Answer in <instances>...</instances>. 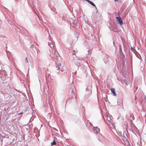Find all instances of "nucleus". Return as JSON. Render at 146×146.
Returning <instances> with one entry per match:
<instances>
[{
	"label": "nucleus",
	"instance_id": "nucleus-1",
	"mask_svg": "<svg viewBox=\"0 0 146 146\" xmlns=\"http://www.w3.org/2000/svg\"><path fill=\"white\" fill-rule=\"evenodd\" d=\"M50 42H48V45L50 46L51 49H49V51L50 52V56L53 59L55 60V63L56 64V68L57 70H60L61 68L62 67L61 64L60 63H58L59 60V57L58 56V53H56L55 49V47L53 42L51 41H50Z\"/></svg>",
	"mask_w": 146,
	"mask_h": 146
},
{
	"label": "nucleus",
	"instance_id": "nucleus-2",
	"mask_svg": "<svg viewBox=\"0 0 146 146\" xmlns=\"http://www.w3.org/2000/svg\"><path fill=\"white\" fill-rule=\"evenodd\" d=\"M102 117L104 121L108 125H110L111 124L112 126L114 128L113 129H115V127L114 124L113 123V122L112 121V120L111 118V117H112L111 115L110 114H107L106 115V117L107 120H106L105 117L103 115H102Z\"/></svg>",
	"mask_w": 146,
	"mask_h": 146
},
{
	"label": "nucleus",
	"instance_id": "nucleus-3",
	"mask_svg": "<svg viewBox=\"0 0 146 146\" xmlns=\"http://www.w3.org/2000/svg\"><path fill=\"white\" fill-rule=\"evenodd\" d=\"M31 46L30 47V48L31 50H32L34 52L36 51L37 53L38 51H37V49L38 48L37 47V45L35 43H33L32 42L30 43Z\"/></svg>",
	"mask_w": 146,
	"mask_h": 146
},
{
	"label": "nucleus",
	"instance_id": "nucleus-4",
	"mask_svg": "<svg viewBox=\"0 0 146 146\" xmlns=\"http://www.w3.org/2000/svg\"><path fill=\"white\" fill-rule=\"evenodd\" d=\"M117 106L118 108H123V101L121 99H119L117 101Z\"/></svg>",
	"mask_w": 146,
	"mask_h": 146
},
{
	"label": "nucleus",
	"instance_id": "nucleus-5",
	"mask_svg": "<svg viewBox=\"0 0 146 146\" xmlns=\"http://www.w3.org/2000/svg\"><path fill=\"white\" fill-rule=\"evenodd\" d=\"M116 20L119 25H123V22L120 17L119 16L116 17Z\"/></svg>",
	"mask_w": 146,
	"mask_h": 146
},
{
	"label": "nucleus",
	"instance_id": "nucleus-6",
	"mask_svg": "<svg viewBox=\"0 0 146 146\" xmlns=\"http://www.w3.org/2000/svg\"><path fill=\"white\" fill-rule=\"evenodd\" d=\"M116 131L117 135L120 137H121L122 139H123V138H125V137L124 135V133H122L121 131Z\"/></svg>",
	"mask_w": 146,
	"mask_h": 146
},
{
	"label": "nucleus",
	"instance_id": "nucleus-7",
	"mask_svg": "<svg viewBox=\"0 0 146 146\" xmlns=\"http://www.w3.org/2000/svg\"><path fill=\"white\" fill-rule=\"evenodd\" d=\"M109 28L112 31L115 32H117L118 31L117 29L115 27H109Z\"/></svg>",
	"mask_w": 146,
	"mask_h": 146
},
{
	"label": "nucleus",
	"instance_id": "nucleus-8",
	"mask_svg": "<svg viewBox=\"0 0 146 146\" xmlns=\"http://www.w3.org/2000/svg\"><path fill=\"white\" fill-rule=\"evenodd\" d=\"M94 131L95 133H100V130L99 128H98L97 127H96L94 129Z\"/></svg>",
	"mask_w": 146,
	"mask_h": 146
},
{
	"label": "nucleus",
	"instance_id": "nucleus-9",
	"mask_svg": "<svg viewBox=\"0 0 146 146\" xmlns=\"http://www.w3.org/2000/svg\"><path fill=\"white\" fill-rule=\"evenodd\" d=\"M99 136L100 137H101L102 139L99 138L98 140L101 143H103V139L104 138V137L102 135V134H99Z\"/></svg>",
	"mask_w": 146,
	"mask_h": 146
},
{
	"label": "nucleus",
	"instance_id": "nucleus-10",
	"mask_svg": "<svg viewBox=\"0 0 146 146\" xmlns=\"http://www.w3.org/2000/svg\"><path fill=\"white\" fill-rule=\"evenodd\" d=\"M111 92L113 94L114 96H116L117 94L115 92V90L114 88H111Z\"/></svg>",
	"mask_w": 146,
	"mask_h": 146
},
{
	"label": "nucleus",
	"instance_id": "nucleus-11",
	"mask_svg": "<svg viewBox=\"0 0 146 146\" xmlns=\"http://www.w3.org/2000/svg\"><path fill=\"white\" fill-rule=\"evenodd\" d=\"M86 1L88 2L90 4L92 5L94 7H95V5L92 1L89 0H86Z\"/></svg>",
	"mask_w": 146,
	"mask_h": 146
},
{
	"label": "nucleus",
	"instance_id": "nucleus-12",
	"mask_svg": "<svg viewBox=\"0 0 146 146\" xmlns=\"http://www.w3.org/2000/svg\"><path fill=\"white\" fill-rule=\"evenodd\" d=\"M92 89V87L91 86H89L87 88H86V90L87 91H88V90L90 91H91V89Z\"/></svg>",
	"mask_w": 146,
	"mask_h": 146
},
{
	"label": "nucleus",
	"instance_id": "nucleus-13",
	"mask_svg": "<svg viewBox=\"0 0 146 146\" xmlns=\"http://www.w3.org/2000/svg\"><path fill=\"white\" fill-rule=\"evenodd\" d=\"M56 142L54 140L51 143V146H52L53 145H56Z\"/></svg>",
	"mask_w": 146,
	"mask_h": 146
},
{
	"label": "nucleus",
	"instance_id": "nucleus-14",
	"mask_svg": "<svg viewBox=\"0 0 146 146\" xmlns=\"http://www.w3.org/2000/svg\"><path fill=\"white\" fill-rule=\"evenodd\" d=\"M145 99L144 100H143V102H142V106H146V105H145V104H144L143 103V102H145Z\"/></svg>",
	"mask_w": 146,
	"mask_h": 146
},
{
	"label": "nucleus",
	"instance_id": "nucleus-15",
	"mask_svg": "<svg viewBox=\"0 0 146 146\" xmlns=\"http://www.w3.org/2000/svg\"><path fill=\"white\" fill-rule=\"evenodd\" d=\"M119 52H121V53H123V52L122 51V50H121V46L119 45Z\"/></svg>",
	"mask_w": 146,
	"mask_h": 146
},
{
	"label": "nucleus",
	"instance_id": "nucleus-16",
	"mask_svg": "<svg viewBox=\"0 0 146 146\" xmlns=\"http://www.w3.org/2000/svg\"><path fill=\"white\" fill-rule=\"evenodd\" d=\"M137 58L139 59H140L141 58V56L139 54L138 55H137Z\"/></svg>",
	"mask_w": 146,
	"mask_h": 146
},
{
	"label": "nucleus",
	"instance_id": "nucleus-17",
	"mask_svg": "<svg viewBox=\"0 0 146 146\" xmlns=\"http://www.w3.org/2000/svg\"><path fill=\"white\" fill-rule=\"evenodd\" d=\"M25 61L26 63H28V59H27V57H26L25 59Z\"/></svg>",
	"mask_w": 146,
	"mask_h": 146
},
{
	"label": "nucleus",
	"instance_id": "nucleus-18",
	"mask_svg": "<svg viewBox=\"0 0 146 146\" xmlns=\"http://www.w3.org/2000/svg\"><path fill=\"white\" fill-rule=\"evenodd\" d=\"M74 52H72V55H74V54H76V53L75 52H76L74 50H73Z\"/></svg>",
	"mask_w": 146,
	"mask_h": 146
},
{
	"label": "nucleus",
	"instance_id": "nucleus-19",
	"mask_svg": "<svg viewBox=\"0 0 146 146\" xmlns=\"http://www.w3.org/2000/svg\"><path fill=\"white\" fill-rule=\"evenodd\" d=\"M21 82L23 84L24 81L23 80H21Z\"/></svg>",
	"mask_w": 146,
	"mask_h": 146
},
{
	"label": "nucleus",
	"instance_id": "nucleus-20",
	"mask_svg": "<svg viewBox=\"0 0 146 146\" xmlns=\"http://www.w3.org/2000/svg\"><path fill=\"white\" fill-rule=\"evenodd\" d=\"M72 93H74V89H72Z\"/></svg>",
	"mask_w": 146,
	"mask_h": 146
},
{
	"label": "nucleus",
	"instance_id": "nucleus-21",
	"mask_svg": "<svg viewBox=\"0 0 146 146\" xmlns=\"http://www.w3.org/2000/svg\"><path fill=\"white\" fill-rule=\"evenodd\" d=\"M95 8V9H96V10H97V7H96V5H95V7H94Z\"/></svg>",
	"mask_w": 146,
	"mask_h": 146
},
{
	"label": "nucleus",
	"instance_id": "nucleus-22",
	"mask_svg": "<svg viewBox=\"0 0 146 146\" xmlns=\"http://www.w3.org/2000/svg\"><path fill=\"white\" fill-rule=\"evenodd\" d=\"M115 2H117L119 1V0H114Z\"/></svg>",
	"mask_w": 146,
	"mask_h": 146
},
{
	"label": "nucleus",
	"instance_id": "nucleus-23",
	"mask_svg": "<svg viewBox=\"0 0 146 146\" xmlns=\"http://www.w3.org/2000/svg\"><path fill=\"white\" fill-rule=\"evenodd\" d=\"M23 113V112H21V113H20L19 114L20 115H22Z\"/></svg>",
	"mask_w": 146,
	"mask_h": 146
},
{
	"label": "nucleus",
	"instance_id": "nucleus-24",
	"mask_svg": "<svg viewBox=\"0 0 146 146\" xmlns=\"http://www.w3.org/2000/svg\"><path fill=\"white\" fill-rule=\"evenodd\" d=\"M64 17H62V20H64Z\"/></svg>",
	"mask_w": 146,
	"mask_h": 146
},
{
	"label": "nucleus",
	"instance_id": "nucleus-25",
	"mask_svg": "<svg viewBox=\"0 0 146 146\" xmlns=\"http://www.w3.org/2000/svg\"><path fill=\"white\" fill-rule=\"evenodd\" d=\"M92 35H93V34L92 33L91 34V36H92Z\"/></svg>",
	"mask_w": 146,
	"mask_h": 146
},
{
	"label": "nucleus",
	"instance_id": "nucleus-26",
	"mask_svg": "<svg viewBox=\"0 0 146 146\" xmlns=\"http://www.w3.org/2000/svg\"><path fill=\"white\" fill-rule=\"evenodd\" d=\"M98 13V10H97V11H96V13Z\"/></svg>",
	"mask_w": 146,
	"mask_h": 146
},
{
	"label": "nucleus",
	"instance_id": "nucleus-27",
	"mask_svg": "<svg viewBox=\"0 0 146 146\" xmlns=\"http://www.w3.org/2000/svg\"><path fill=\"white\" fill-rule=\"evenodd\" d=\"M131 50H132V49H133V48L132 47H131Z\"/></svg>",
	"mask_w": 146,
	"mask_h": 146
},
{
	"label": "nucleus",
	"instance_id": "nucleus-28",
	"mask_svg": "<svg viewBox=\"0 0 146 146\" xmlns=\"http://www.w3.org/2000/svg\"><path fill=\"white\" fill-rule=\"evenodd\" d=\"M74 96L75 98V99H76V96H75V95H74Z\"/></svg>",
	"mask_w": 146,
	"mask_h": 146
},
{
	"label": "nucleus",
	"instance_id": "nucleus-29",
	"mask_svg": "<svg viewBox=\"0 0 146 146\" xmlns=\"http://www.w3.org/2000/svg\"><path fill=\"white\" fill-rule=\"evenodd\" d=\"M126 86L127 85V84L126 83Z\"/></svg>",
	"mask_w": 146,
	"mask_h": 146
},
{
	"label": "nucleus",
	"instance_id": "nucleus-30",
	"mask_svg": "<svg viewBox=\"0 0 146 146\" xmlns=\"http://www.w3.org/2000/svg\"><path fill=\"white\" fill-rule=\"evenodd\" d=\"M38 18L40 20V18L39 17H38Z\"/></svg>",
	"mask_w": 146,
	"mask_h": 146
},
{
	"label": "nucleus",
	"instance_id": "nucleus-31",
	"mask_svg": "<svg viewBox=\"0 0 146 146\" xmlns=\"http://www.w3.org/2000/svg\"><path fill=\"white\" fill-rule=\"evenodd\" d=\"M113 44L114 45H115V44H114V42H113Z\"/></svg>",
	"mask_w": 146,
	"mask_h": 146
},
{
	"label": "nucleus",
	"instance_id": "nucleus-32",
	"mask_svg": "<svg viewBox=\"0 0 146 146\" xmlns=\"http://www.w3.org/2000/svg\"><path fill=\"white\" fill-rule=\"evenodd\" d=\"M1 37V35H0V37Z\"/></svg>",
	"mask_w": 146,
	"mask_h": 146
},
{
	"label": "nucleus",
	"instance_id": "nucleus-33",
	"mask_svg": "<svg viewBox=\"0 0 146 146\" xmlns=\"http://www.w3.org/2000/svg\"><path fill=\"white\" fill-rule=\"evenodd\" d=\"M29 69H28V72L29 71Z\"/></svg>",
	"mask_w": 146,
	"mask_h": 146
},
{
	"label": "nucleus",
	"instance_id": "nucleus-34",
	"mask_svg": "<svg viewBox=\"0 0 146 146\" xmlns=\"http://www.w3.org/2000/svg\"><path fill=\"white\" fill-rule=\"evenodd\" d=\"M24 86H25V84H24Z\"/></svg>",
	"mask_w": 146,
	"mask_h": 146
}]
</instances>
